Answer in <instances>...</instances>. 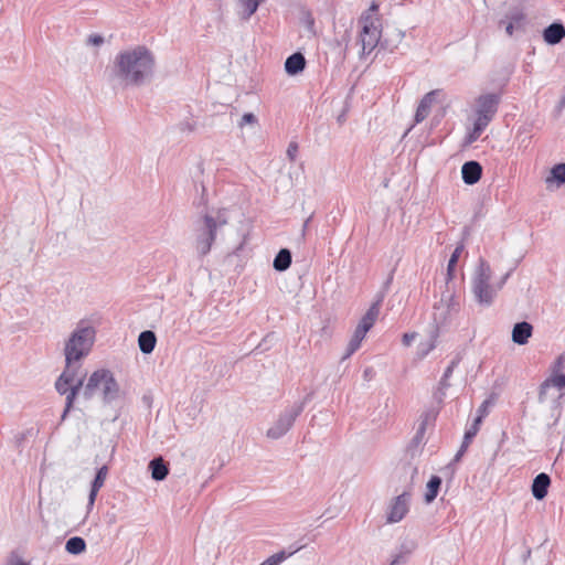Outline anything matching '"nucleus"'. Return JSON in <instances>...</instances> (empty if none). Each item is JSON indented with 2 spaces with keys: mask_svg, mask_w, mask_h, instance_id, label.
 Returning <instances> with one entry per match:
<instances>
[{
  "mask_svg": "<svg viewBox=\"0 0 565 565\" xmlns=\"http://www.w3.org/2000/svg\"><path fill=\"white\" fill-rule=\"evenodd\" d=\"M154 57L145 46L120 52L115 58V75L126 85L140 86L153 74Z\"/></svg>",
  "mask_w": 565,
  "mask_h": 565,
  "instance_id": "obj_1",
  "label": "nucleus"
},
{
  "mask_svg": "<svg viewBox=\"0 0 565 565\" xmlns=\"http://www.w3.org/2000/svg\"><path fill=\"white\" fill-rule=\"evenodd\" d=\"M367 331L362 329L361 327L356 326L354 332H353V335L347 347V352L343 356V360L344 359H348L349 356H351L360 347H361V343L362 341L364 340L365 335H366Z\"/></svg>",
  "mask_w": 565,
  "mask_h": 565,
  "instance_id": "obj_25",
  "label": "nucleus"
},
{
  "mask_svg": "<svg viewBox=\"0 0 565 565\" xmlns=\"http://www.w3.org/2000/svg\"><path fill=\"white\" fill-rule=\"evenodd\" d=\"M291 260V252L288 248H281L274 258L273 267L277 271H285L290 267Z\"/></svg>",
  "mask_w": 565,
  "mask_h": 565,
  "instance_id": "obj_24",
  "label": "nucleus"
},
{
  "mask_svg": "<svg viewBox=\"0 0 565 565\" xmlns=\"http://www.w3.org/2000/svg\"><path fill=\"white\" fill-rule=\"evenodd\" d=\"M551 486V478L547 473L541 472L539 473L532 482L531 491L532 495L536 500H543L548 492V488Z\"/></svg>",
  "mask_w": 565,
  "mask_h": 565,
  "instance_id": "obj_16",
  "label": "nucleus"
},
{
  "mask_svg": "<svg viewBox=\"0 0 565 565\" xmlns=\"http://www.w3.org/2000/svg\"><path fill=\"white\" fill-rule=\"evenodd\" d=\"M565 107V94L562 96L558 103V109L562 110Z\"/></svg>",
  "mask_w": 565,
  "mask_h": 565,
  "instance_id": "obj_49",
  "label": "nucleus"
},
{
  "mask_svg": "<svg viewBox=\"0 0 565 565\" xmlns=\"http://www.w3.org/2000/svg\"><path fill=\"white\" fill-rule=\"evenodd\" d=\"M298 143L296 141H290L287 148V157L290 161H295L298 154Z\"/></svg>",
  "mask_w": 565,
  "mask_h": 565,
  "instance_id": "obj_37",
  "label": "nucleus"
},
{
  "mask_svg": "<svg viewBox=\"0 0 565 565\" xmlns=\"http://www.w3.org/2000/svg\"><path fill=\"white\" fill-rule=\"evenodd\" d=\"M417 543L412 539H406L401 542L398 547L396 548V552H399L406 556H411V554L416 550Z\"/></svg>",
  "mask_w": 565,
  "mask_h": 565,
  "instance_id": "obj_35",
  "label": "nucleus"
},
{
  "mask_svg": "<svg viewBox=\"0 0 565 565\" xmlns=\"http://www.w3.org/2000/svg\"><path fill=\"white\" fill-rule=\"evenodd\" d=\"M493 403H494L493 396H491L490 398H487L486 401L482 402V404L478 408V416L476 417V419L473 422L475 425L479 426V424L482 422L483 417L488 415L489 407L491 405H493Z\"/></svg>",
  "mask_w": 565,
  "mask_h": 565,
  "instance_id": "obj_33",
  "label": "nucleus"
},
{
  "mask_svg": "<svg viewBox=\"0 0 565 565\" xmlns=\"http://www.w3.org/2000/svg\"><path fill=\"white\" fill-rule=\"evenodd\" d=\"M439 94L438 89L431 90L424 95V97L420 99L416 113H415V122L419 124L422 122L429 114L431 105L436 100V96Z\"/></svg>",
  "mask_w": 565,
  "mask_h": 565,
  "instance_id": "obj_15",
  "label": "nucleus"
},
{
  "mask_svg": "<svg viewBox=\"0 0 565 565\" xmlns=\"http://www.w3.org/2000/svg\"><path fill=\"white\" fill-rule=\"evenodd\" d=\"M565 38V26L561 22H553L543 31V39L550 45H556Z\"/></svg>",
  "mask_w": 565,
  "mask_h": 565,
  "instance_id": "obj_17",
  "label": "nucleus"
},
{
  "mask_svg": "<svg viewBox=\"0 0 565 565\" xmlns=\"http://www.w3.org/2000/svg\"><path fill=\"white\" fill-rule=\"evenodd\" d=\"M371 373H372V369L364 370V377H369Z\"/></svg>",
  "mask_w": 565,
  "mask_h": 565,
  "instance_id": "obj_50",
  "label": "nucleus"
},
{
  "mask_svg": "<svg viewBox=\"0 0 565 565\" xmlns=\"http://www.w3.org/2000/svg\"><path fill=\"white\" fill-rule=\"evenodd\" d=\"M371 9H372V10H376V9H377V6L373 3V4L371 6Z\"/></svg>",
  "mask_w": 565,
  "mask_h": 565,
  "instance_id": "obj_52",
  "label": "nucleus"
},
{
  "mask_svg": "<svg viewBox=\"0 0 565 565\" xmlns=\"http://www.w3.org/2000/svg\"><path fill=\"white\" fill-rule=\"evenodd\" d=\"M510 275H511V271H508V273L502 277V279L500 280V282H498L497 287H498V289H499V290L504 286V284H505V282H507V280L509 279Z\"/></svg>",
  "mask_w": 565,
  "mask_h": 565,
  "instance_id": "obj_46",
  "label": "nucleus"
},
{
  "mask_svg": "<svg viewBox=\"0 0 565 565\" xmlns=\"http://www.w3.org/2000/svg\"><path fill=\"white\" fill-rule=\"evenodd\" d=\"M424 430H425V426H424V424H423V425L420 426V428H419V430H418L417 435H416V438H418L419 434H423V433H424Z\"/></svg>",
  "mask_w": 565,
  "mask_h": 565,
  "instance_id": "obj_51",
  "label": "nucleus"
},
{
  "mask_svg": "<svg viewBox=\"0 0 565 565\" xmlns=\"http://www.w3.org/2000/svg\"><path fill=\"white\" fill-rule=\"evenodd\" d=\"M257 122V118L254 114L252 113H246L243 115L241 121H239V126L243 127L245 125H253V124H256Z\"/></svg>",
  "mask_w": 565,
  "mask_h": 565,
  "instance_id": "obj_38",
  "label": "nucleus"
},
{
  "mask_svg": "<svg viewBox=\"0 0 565 565\" xmlns=\"http://www.w3.org/2000/svg\"><path fill=\"white\" fill-rule=\"evenodd\" d=\"M86 548V542L81 536H73L66 541L65 550L67 553L78 555Z\"/></svg>",
  "mask_w": 565,
  "mask_h": 565,
  "instance_id": "obj_27",
  "label": "nucleus"
},
{
  "mask_svg": "<svg viewBox=\"0 0 565 565\" xmlns=\"http://www.w3.org/2000/svg\"><path fill=\"white\" fill-rule=\"evenodd\" d=\"M264 0H238L239 4L244 8L245 20H248L258 9Z\"/></svg>",
  "mask_w": 565,
  "mask_h": 565,
  "instance_id": "obj_31",
  "label": "nucleus"
},
{
  "mask_svg": "<svg viewBox=\"0 0 565 565\" xmlns=\"http://www.w3.org/2000/svg\"><path fill=\"white\" fill-rule=\"evenodd\" d=\"M556 181L558 184L565 183V163H557L551 169V177L546 182Z\"/></svg>",
  "mask_w": 565,
  "mask_h": 565,
  "instance_id": "obj_30",
  "label": "nucleus"
},
{
  "mask_svg": "<svg viewBox=\"0 0 565 565\" xmlns=\"http://www.w3.org/2000/svg\"><path fill=\"white\" fill-rule=\"evenodd\" d=\"M459 311V302L451 294L443 295L440 300L435 303L433 311V319L436 332L447 327L455 313Z\"/></svg>",
  "mask_w": 565,
  "mask_h": 565,
  "instance_id": "obj_10",
  "label": "nucleus"
},
{
  "mask_svg": "<svg viewBox=\"0 0 565 565\" xmlns=\"http://www.w3.org/2000/svg\"><path fill=\"white\" fill-rule=\"evenodd\" d=\"M441 482H443V480L439 476H431V478L429 479V481L427 482V486H426L427 490L425 493V501L427 503H431L436 499V497L438 495Z\"/></svg>",
  "mask_w": 565,
  "mask_h": 565,
  "instance_id": "obj_26",
  "label": "nucleus"
},
{
  "mask_svg": "<svg viewBox=\"0 0 565 565\" xmlns=\"http://www.w3.org/2000/svg\"><path fill=\"white\" fill-rule=\"evenodd\" d=\"M492 269L487 260L480 258L475 270L471 290L476 301L483 307H490L499 291L497 285H491Z\"/></svg>",
  "mask_w": 565,
  "mask_h": 565,
  "instance_id": "obj_5",
  "label": "nucleus"
},
{
  "mask_svg": "<svg viewBox=\"0 0 565 565\" xmlns=\"http://www.w3.org/2000/svg\"><path fill=\"white\" fill-rule=\"evenodd\" d=\"M409 502L411 494L408 492L395 497L387 508L386 522L391 524L401 522L409 511Z\"/></svg>",
  "mask_w": 565,
  "mask_h": 565,
  "instance_id": "obj_12",
  "label": "nucleus"
},
{
  "mask_svg": "<svg viewBox=\"0 0 565 565\" xmlns=\"http://www.w3.org/2000/svg\"><path fill=\"white\" fill-rule=\"evenodd\" d=\"M32 433H33V430H32V429H29V430H26L25 433L20 434V435L17 437V440L20 443V441H22L26 436L32 435Z\"/></svg>",
  "mask_w": 565,
  "mask_h": 565,
  "instance_id": "obj_47",
  "label": "nucleus"
},
{
  "mask_svg": "<svg viewBox=\"0 0 565 565\" xmlns=\"http://www.w3.org/2000/svg\"><path fill=\"white\" fill-rule=\"evenodd\" d=\"M446 390L447 388H441V384H438V387L435 392V398L441 403L444 401V398L446 397Z\"/></svg>",
  "mask_w": 565,
  "mask_h": 565,
  "instance_id": "obj_43",
  "label": "nucleus"
},
{
  "mask_svg": "<svg viewBox=\"0 0 565 565\" xmlns=\"http://www.w3.org/2000/svg\"><path fill=\"white\" fill-rule=\"evenodd\" d=\"M558 425H559V418L556 417L554 423L548 427V434L551 437H556L561 434V431L556 430Z\"/></svg>",
  "mask_w": 565,
  "mask_h": 565,
  "instance_id": "obj_42",
  "label": "nucleus"
},
{
  "mask_svg": "<svg viewBox=\"0 0 565 565\" xmlns=\"http://www.w3.org/2000/svg\"><path fill=\"white\" fill-rule=\"evenodd\" d=\"M508 23L505 25V32L511 36L515 29H521L525 21L524 13L515 9L507 14Z\"/></svg>",
  "mask_w": 565,
  "mask_h": 565,
  "instance_id": "obj_23",
  "label": "nucleus"
},
{
  "mask_svg": "<svg viewBox=\"0 0 565 565\" xmlns=\"http://www.w3.org/2000/svg\"><path fill=\"white\" fill-rule=\"evenodd\" d=\"M87 43L94 46H98L104 43V38L99 34H92L88 36Z\"/></svg>",
  "mask_w": 565,
  "mask_h": 565,
  "instance_id": "obj_40",
  "label": "nucleus"
},
{
  "mask_svg": "<svg viewBox=\"0 0 565 565\" xmlns=\"http://www.w3.org/2000/svg\"><path fill=\"white\" fill-rule=\"evenodd\" d=\"M310 220H311V216H309V217L305 221V223H303V226H302V230H301V235H302V236H305V234H306V231H307V227H308V224H309Z\"/></svg>",
  "mask_w": 565,
  "mask_h": 565,
  "instance_id": "obj_48",
  "label": "nucleus"
},
{
  "mask_svg": "<svg viewBox=\"0 0 565 565\" xmlns=\"http://www.w3.org/2000/svg\"><path fill=\"white\" fill-rule=\"evenodd\" d=\"M533 334V326L527 321L516 322L512 328L511 338L518 345H524Z\"/></svg>",
  "mask_w": 565,
  "mask_h": 565,
  "instance_id": "obj_14",
  "label": "nucleus"
},
{
  "mask_svg": "<svg viewBox=\"0 0 565 565\" xmlns=\"http://www.w3.org/2000/svg\"><path fill=\"white\" fill-rule=\"evenodd\" d=\"M306 67V58L302 53L296 52L289 55L285 62V71L288 75H297Z\"/></svg>",
  "mask_w": 565,
  "mask_h": 565,
  "instance_id": "obj_20",
  "label": "nucleus"
},
{
  "mask_svg": "<svg viewBox=\"0 0 565 565\" xmlns=\"http://www.w3.org/2000/svg\"><path fill=\"white\" fill-rule=\"evenodd\" d=\"M6 565H30V564L20 558H12Z\"/></svg>",
  "mask_w": 565,
  "mask_h": 565,
  "instance_id": "obj_45",
  "label": "nucleus"
},
{
  "mask_svg": "<svg viewBox=\"0 0 565 565\" xmlns=\"http://www.w3.org/2000/svg\"><path fill=\"white\" fill-rule=\"evenodd\" d=\"M107 475H108V467L107 466H102L97 472H96V476L92 482V486H90V491H89V494H88V508H92L95 503V500H96V497H97V493L98 491L100 490V488L104 486L105 483V480L107 478Z\"/></svg>",
  "mask_w": 565,
  "mask_h": 565,
  "instance_id": "obj_19",
  "label": "nucleus"
},
{
  "mask_svg": "<svg viewBox=\"0 0 565 565\" xmlns=\"http://www.w3.org/2000/svg\"><path fill=\"white\" fill-rule=\"evenodd\" d=\"M292 554H294V552L286 553L285 551H280V552L269 556L268 558H266L259 565H279Z\"/></svg>",
  "mask_w": 565,
  "mask_h": 565,
  "instance_id": "obj_32",
  "label": "nucleus"
},
{
  "mask_svg": "<svg viewBox=\"0 0 565 565\" xmlns=\"http://www.w3.org/2000/svg\"><path fill=\"white\" fill-rule=\"evenodd\" d=\"M501 95L498 93H488L480 95L476 99V130L486 129L495 116Z\"/></svg>",
  "mask_w": 565,
  "mask_h": 565,
  "instance_id": "obj_8",
  "label": "nucleus"
},
{
  "mask_svg": "<svg viewBox=\"0 0 565 565\" xmlns=\"http://www.w3.org/2000/svg\"><path fill=\"white\" fill-rule=\"evenodd\" d=\"M156 343L157 337L153 331L145 330L140 332L138 337V345L143 354H150L154 350Z\"/></svg>",
  "mask_w": 565,
  "mask_h": 565,
  "instance_id": "obj_21",
  "label": "nucleus"
},
{
  "mask_svg": "<svg viewBox=\"0 0 565 565\" xmlns=\"http://www.w3.org/2000/svg\"><path fill=\"white\" fill-rule=\"evenodd\" d=\"M149 469L151 471L152 479L156 481L164 480L169 473L168 465L161 457H157L150 460Z\"/></svg>",
  "mask_w": 565,
  "mask_h": 565,
  "instance_id": "obj_22",
  "label": "nucleus"
},
{
  "mask_svg": "<svg viewBox=\"0 0 565 565\" xmlns=\"http://www.w3.org/2000/svg\"><path fill=\"white\" fill-rule=\"evenodd\" d=\"M416 337H417L416 332L404 333L403 338H402V342L405 347H409Z\"/></svg>",
  "mask_w": 565,
  "mask_h": 565,
  "instance_id": "obj_41",
  "label": "nucleus"
},
{
  "mask_svg": "<svg viewBox=\"0 0 565 565\" xmlns=\"http://www.w3.org/2000/svg\"><path fill=\"white\" fill-rule=\"evenodd\" d=\"M383 298H384V296L380 295L377 300L371 305V307L367 309L365 315L361 318V320L358 324L359 327H361L362 329H364L369 332V330L374 326V323L379 317L380 307L383 301Z\"/></svg>",
  "mask_w": 565,
  "mask_h": 565,
  "instance_id": "obj_18",
  "label": "nucleus"
},
{
  "mask_svg": "<svg viewBox=\"0 0 565 565\" xmlns=\"http://www.w3.org/2000/svg\"><path fill=\"white\" fill-rule=\"evenodd\" d=\"M407 562H408V556H406L399 552H395L392 555V561L388 565H406Z\"/></svg>",
  "mask_w": 565,
  "mask_h": 565,
  "instance_id": "obj_36",
  "label": "nucleus"
},
{
  "mask_svg": "<svg viewBox=\"0 0 565 565\" xmlns=\"http://www.w3.org/2000/svg\"><path fill=\"white\" fill-rule=\"evenodd\" d=\"M309 399L307 396L303 401L297 402L286 407L278 416L274 425L267 430V437L270 439H279L286 435L292 427L296 418L303 412Z\"/></svg>",
  "mask_w": 565,
  "mask_h": 565,
  "instance_id": "obj_7",
  "label": "nucleus"
},
{
  "mask_svg": "<svg viewBox=\"0 0 565 565\" xmlns=\"http://www.w3.org/2000/svg\"><path fill=\"white\" fill-rule=\"evenodd\" d=\"M227 222L228 216L225 209L209 212L196 221L194 227L195 248L200 256H205L210 253L217 231L226 225Z\"/></svg>",
  "mask_w": 565,
  "mask_h": 565,
  "instance_id": "obj_3",
  "label": "nucleus"
},
{
  "mask_svg": "<svg viewBox=\"0 0 565 565\" xmlns=\"http://www.w3.org/2000/svg\"><path fill=\"white\" fill-rule=\"evenodd\" d=\"M360 23L362 24L360 32L362 55H366L377 46L381 39V31L379 30V25L371 17H362Z\"/></svg>",
  "mask_w": 565,
  "mask_h": 565,
  "instance_id": "obj_11",
  "label": "nucleus"
},
{
  "mask_svg": "<svg viewBox=\"0 0 565 565\" xmlns=\"http://www.w3.org/2000/svg\"><path fill=\"white\" fill-rule=\"evenodd\" d=\"M435 348V342L430 341L427 344H420L418 348V355L425 358Z\"/></svg>",
  "mask_w": 565,
  "mask_h": 565,
  "instance_id": "obj_39",
  "label": "nucleus"
},
{
  "mask_svg": "<svg viewBox=\"0 0 565 565\" xmlns=\"http://www.w3.org/2000/svg\"><path fill=\"white\" fill-rule=\"evenodd\" d=\"M463 249H465L463 243L458 244L456 246V248L454 249V252L448 260V266H447L448 279H451L454 277L456 265H457L458 259L461 256Z\"/></svg>",
  "mask_w": 565,
  "mask_h": 565,
  "instance_id": "obj_28",
  "label": "nucleus"
},
{
  "mask_svg": "<svg viewBox=\"0 0 565 565\" xmlns=\"http://www.w3.org/2000/svg\"><path fill=\"white\" fill-rule=\"evenodd\" d=\"M458 365V360H452L449 365L446 367L440 381H439V384H441V388H448L450 386L449 384V379L450 376L452 375L454 373V370L457 367Z\"/></svg>",
  "mask_w": 565,
  "mask_h": 565,
  "instance_id": "obj_34",
  "label": "nucleus"
},
{
  "mask_svg": "<svg viewBox=\"0 0 565 565\" xmlns=\"http://www.w3.org/2000/svg\"><path fill=\"white\" fill-rule=\"evenodd\" d=\"M484 129L476 130V121L473 122L472 131L469 134V142L476 141L480 135L483 132Z\"/></svg>",
  "mask_w": 565,
  "mask_h": 565,
  "instance_id": "obj_44",
  "label": "nucleus"
},
{
  "mask_svg": "<svg viewBox=\"0 0 565 565\" xmlns=\"http://www.w3.org/2000/svg\"><path fill=\"white\" fill-rule=\"evenodd\" d=\"M391 280H392V277H390V278L387 279L386 285H388V284L391 282Z\"/></svg>",
  "mask_w": 565,
  "mask_h": 565,
  "instance_id": "obj_53",
  "label": "nucleus"
},
{
  "mask_svg": "<svg viewBox=\"0 0 565 565\" xmlns=\"http://www.w3.org/2000/svg\"><path fill=\"white\" fill-rule=\"evenodd\" d=\"M84 381L82 377H76V366L65 365L64 371L55 382V388L58 394L65 395V409L62 414V419H65L67 413L73 407L74 401L79 391H83Z\"/></svg>",
  "mask_w": 565,
  "mask_h": 565,
  "instance_id": "obj_6",
  "label": "nucleus"
},
{
  "mask_svg": "<svg viewBox=\"0 0 565 565\" xmlns=\"http://www.w3.org/2000/svg\"><path fill=\"white\" fill-rule=\"evenodd\" d=\"M565 387V374H557L546 379L540 386L539 403L550 404L552 409L559 407V401L563 397Z\"/></svg>",
  "mask_w": 565,
  "mask_h": 565,
  "instance_id": "obj_9",
  "label": "nucleus"
},
{
  "mask_svg": "<svg viewBox=\"0 0 565 565\" xmlns=\"http://www.w3.org/2000/svg\"><path fill=\"white\" fill-rule=\"evenodd\" d=\"M482 175V167L478 161L470 160L461 167L462 181L468 185L476 184Z\"/></svg>",
  "mask_w": 565,
  "mask_h": 565,
  "instance_id": "obj_13",
  "label": "nucleus"
},
{
  "mask_svg": "<svg viewBox=\"0 0 565 565\" xmlns=\"http://www.w3.org/2000/svg\"><path fill=\"white\" fill-rule=\"evenodd\" d=\"M478 429H479V426L472 424L471 427L466 430L465 436H463L462 445H461L460 449L457 451V454L455 456V460L456 461H458L461 458V456L466 451L469 443L477 435Z\"/></svg>",
  "mask_w": 565,
  "mask_h": 565,
  "instance_id": "obj_29",
  "label": "nucleus"
},
{
  "mask_svg": "<svg viewBox=\"0 0 565 565\" xmlns=\"http://www.w3.org/2000/svg\"><path fill=\"white\" fill-rule=\"evenodd\" d=\"M83 395L86 399L98 395L105 404H111L120 398L121 390L111 371L99 369L89 375Z\"/></svg>",
  "mask_w": 565,
  "mask_h": 565,
  "instance_id": "obj_4",
  "label": "nucleus"
},
{
  "mask_svg": "<svg viewBox=\"0 0 565 565\" xmlns=\"http://www.w3.org/2000/svg\"><path fill=\"white\" fill-rule=\"evenodd\" d=\"M96 331L85 320H81L65 341V364L76 366L86 358L95 342Z\"/></svg>",
  "mask_w": 565,
  "mask_h": 565,
  "instance_id": "obj_2",
  "label": "nucleus"
}]
</instances>
